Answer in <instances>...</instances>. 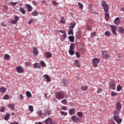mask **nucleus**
Segmentation results:
<instances>
[{
	"mask_svg": "<svg viewBox=\"0 0 124 124\" xmlns=\"http://www.w3.org/2000/svg\"><path fill=\"white\" fill-rule=\"evenodd\" d=\"M1 25H2L3 27H6V25L5 24H4V23H3V22H2V23H1Z\"/></svg>",
	"mask_w": 124,
	"mask_h": 124,
	"instance_id": "nucleus-64",
	"label": "nucleus"
},
{
	"mask_svg": "<svg viewBox=\"0 0 124 124\" xmlns=\"http://www.w3.org/2000/svg\"><path fill=\"white\" fill-rule=\"evenodd\" d=\"M69 82H68V81L66 80V78H63V85H64V86H66V85H67V84H68Z\"/></svg>",
	"mask_w": 124,
	"mask_h": 124,
	"instance_id": "nucleus-28",
	"label": "nucleus"
},
{
	"mask_svg": "<svg viewBox=\"0 0 124 124\" xmlns=\"http://www.w3.org/2000/svg\"><path fill=\"white\" fill-rule=\"evenodd\" d=\"M76 112V109L74 108H71L69 110V114L71 116H72V115H75Z\"/></svg>",
	"mask_w": 124,
	"mask_h": 124,
	"instance_id": "nucleus-13",
	"label": "nucleus"
},
{
	"mask_svg": "<svg viewBox=\"0 0 124 124\" xmlns=\"http://www.w3.org/2000/svg\"><path fill=\"white\" fill-rule=\"evenodd\" d=\"M37 114L38 115L40 116V117H41L43 113H42V111L41 110H40V111H37Z\"/></svg>",
	"mask_w": 124,
	"mask_h": 124,
	"instance_id": "nucleus-41",
	"label": "nucleus"
},
{
	"mask_svg": "<svg viewBox=\"0 0 124 124\" xmlns=\"http://www.w3.org/2000/svg\"><path fill=\"white\" fill-rule=\"evenodd\" d=\"M39 13L37 11H34L31 13L32 16H38Z\"/></svg>",
	"mask_w": 124,
	"mask_h": 124,
	"instance_id": "nucleus-22",
	"label": "nucleus"
},
{
	"mask_svg": "<svg viewBox=\"0 0 124 124\" xmlns=\"http://www.w3.org/2000/svg\"><path fill=\"white\" fill-rule=\"evenodd\" d=\"M44 78H45V79L46 80V82H50L51 81V78H50V77H49V76L47 74H46L44 76Z\"/></svg>",
	"mask_w": 124,
	"mask_h": 124,
	"instance_id": "nucleus-20",
	"label": "nucleus"
},
{
	"mask_svg": "<svg viewBox=\"0 0 124 124\" xmlns=\"http://www.w3.org/2000/svg\"><path fill=\"white\" fill-rule=\"evenodd\" d=\"M113 118L114 121L116 122L118 124H120L122 122H123V119L122 118H120V112L117 110L114 113Z\"/></svg>",
	"mask_w": 124,
	"mask_h": 124,
	"instance_id": "nucleus-2",
	"label": "nucleus"
},
{
	"mask_svg": "<svg viewBox=\"0 0 124 124\" xmlns=\"http://www.w3.org/2000/svg\"><path fill=\"white\" fill-rule=\"evenodd\" d=\"M16 70L18 73H24L25 70L22 66H18L16 67Z\"/></svg>",
	"mask_w": 124,
	"mask_h": 124,
	"instance_id": "nucleus-7",
	"label": "nucleus"
},
{
	"mask_svg": "<svg viewBox=\"0 0 124 124\" xmlns=\"http://www.w3.org/2000/svg\"><path fill=\"white\" fill-rule=\"evenodd\" d=\"M52 4H54V5H58L59 4L56 1H52Z\"/></svg>",
	"mask_w": 124,
	"mask_h": 124,
	"instance_id": "nucleus-58",
	"label": "nucleus"
},
{
	"mask_svg": "<svg viewBox=\"0 0 124 124\" xmlns=\"http://www.w3.org/2000/svg\"><path fill=\"white\" fill-rule=\"evenodd\" d=\"M31 23H32V20H31L30 21H29L28 22L29 25H31Z\"/></svg>",
	"mask_w": 124,
	"mask_h": 124,
	"instance_id": "nucleus-63",
	"label": "nucleus"
},
{
	"mask_svg": "<svg viewBox=\"0 0 124 124\" xmlns=\"http://www.w3.org/2000/svg\"><path fill=\"white\" fill-rule=\"evenodd\" d=\"M102 57L104 59H109L110 58V55L106 51H103L102 52Z\"/></svg>",
	"mask_w": 124,
	"mask_h": 124,
	"instance_id": "nucleus-10",
	"label": "nucleus"
},
{
	"mask_svg": "<svg viewBox=\"0 0 124 124\" xmlns=\"http://www.w3.org/2000/svg\"><path fill=\"white\" fill-rule=\"evenodd\" d=\"M19 97L20 99L23 100L24 99V96H23V95H22V94H20L19 96Z\"/></svg>",
	"mask_w": 124,
	"mask_h": 124,
	"instance_id": "nucleus-56",
	"label": "nucleus"
},
{
	"mask_svg": "<svg viewBox=\"0 0 124 124\" xmlns=\"http://www.w3.org/2000/svg\"><path fill=\"white\" fill-rule=\"evenodd\" d=\"M6 91L7 89L5 88H0V93H4Z\"/></svg>",
	"mask_w": 124,
	"mask_h": 124,
	"instance_id": "nucleus-23",
	"label": "nucleus"
},
{
	"mask_svg": "<svg viewBox=\"0 0 124 124\" xmlns=\"http://www.w3.org/2000/svg\"><path fill=\"white\" fill-rule=\"evenodd\" d=\"M8 107H9V108H10L13 110H14L15 109V105H14V104H10L8 105Z\"/></svg>",
	"mask_w": 124,
	"mask_h": 124,
	"instance_id": "nucleus-24",
	"label": "nucleus"
},
{
	"mask_svg": "<svg viewBox=\"0 0 124 124\" xmlns=\"http://www.w3.org/2000/svg\"><path fill=\"white\" fill-rule=\"evenodd\" d=\"M32 3L34 5H37L38 4V3L36 1H32Z\"/></svg>",
	"mask_w": 124,
	"mask_h": 124,
	"instance_id": "nucleus-51",
	"label": "nucleus"
},
{
	"mask_svg": "<svg viewBox=\"0 0 124 124\" xmlns=\"http://www.w3.org/2000/svg\"><path fill=\"white\" fill-rule=\"evenodd\" d=\"M78 6L79 8H80V9L83 10V5L80 2L78 3Z\"/></svg>",
	"mask_w": 124,
	"mask_h": 124,
	"instance_id": "nucleus-35",
	"label": "nucleus"
},
{
	"mask_svg": "<svg viewBox=\"0 0 124 124\" xmlns=\"http://www.w3.org/2000/svg\"><path fill=\"white\" fill-rule=\"evenodd\" d=\"M65 93H64V92L58 91L57 92L55 95V97L57 98V99H58V100H61V99H63V98H64Z\"/></svg>",
	"mask_w": 124,
	"mask_h": 124,
	"instance_id": "nucleus-3",
	"label": "nucleus"
},
{
	"mask_svg": "<svg viewBox=\"0 0 124 124\" xmlns=\"http://www.w3.org/2000/svg\"><path fill=\"white\" fill-rule=\"evenodd\" d=\"M3 99H9V96L7 94L4 95Z\"/></svg>",
	"mask_w": 124,
	"mask_h": 124,
	"instance_id": "nucleus-43",
	"label": "nucleus"
},
{
	"mask_svg": "<svg viewBox=\"0 0 124 124\" xmlns=\"http://www.w3.org/2000/svg\"><path fill=\"white\" fill-rule=\"evenodd\" d=\"M73 29H69V31L68 32V35H73Z\"/></svg>",
	"mask_w": 124,
	"mask_h": 124,
	"instance_id": "nucleus-26",
	"label": "nucleus"
},
{
	"mask_svg": "<svg viewBox=\"0 0 124 124\" xmlns=\"http://www.w3.org/2000/svg\"><path fill=\"white\" fill-rule=\"evenodd\" d=\"M10 124H19V123L18 122H12L10 123Z\"/></svg>",
	"mask_w": 124,
	"mask_h": 124,
	"instance_id": "nucleus-62",
	"label": "nucleus"
},
{
	"mask_svg": "<svg viewBox=\"0 0 124 124\" xmlns=\"http://www.w3.org/2000/svg\"><path fill=\"white\" fill-rule=\"evenodd\" d=\"M62 110H67V108H66V107H65V106H63V107L62 108Z\"/></svg>",
	"mask_w": 124,
	"mask_h": 124,
	"instance_id": "nucleus-59",
	"label": "nucleus"
},
{
	"mask_svg": "<svg viewBox=\"0 0 124 124\" xmlns=\"http://www.w3.org/2000/svg\"><path fill=\"white\" fill-rule=\"evenodd\" d=\"M102 88H98L97 91V93H102Z\"/></svg>",
	"mask_w": 124,
	"mask_h": 124,
	"instance_id": "nucleus-44",
	"label": "nucleus"
},
{
	"mask_svg": "<svg viewBox=\"0 0 124 124\" xmlns=\"http://www.w3.org/2000/svg\"><path fill=\"white\" fill-rule=\"evenodd\" d=\"M122 90V87L121 86H117V91L118 92H120Z\"/></svg>",
	"mask_w": 124,
	"mask_h": 124,
	"instance_id": "nucleus-48",
	"label": "nucleus"
},
{
	"mask_svg": "<svg viewBox=\"0 0 124 124\" xmlns=\"http://www.w3.org/2000/svg\"><path fill=\"white\" fill-rule=\"evenodd\" d=\"M18 3V2L16 1V2H10V5H11L12 6H15L16 5V4H17Z\"/></svg>",
	"mask_w": 124,
	"mask_h": 124,
	"instance_id": "nucleus-34",
	"label": "nucleus"
},
{
	"mask_svg": "<svg viewBox=\"0 0 124 124\" xmlns=\"http://www.w3.org/2000/svg\"><path fill=\"white\" fill-rule=\"evenodd\" d=\"M61 102L62 104H67V101H66V99H64L61 101Z\"/></svg>",
	"mask_w": 124,
	"mask_h": 124,
	"instance_id": "nucleus-40",
	"label": "nucleus"
},
{
	"mask_svg": "<svg viewBox=\"0 0 124 124\" xmlns=\"http://www.w3.org/2000/svg\"><path fill=\"white\" fill-rule=\"evenodd\" d=\"M0 112H2V113L4 112V111H5V108H4V107H1L0 108Z\"/></svg>",
	"mask_w": 124,
	"mask_h": 124,
	"instance_id": "nucleus-42",
	"label": "nucleus"
},
{
	"mask_svg": "<svg viewBox=\"0 0 124 124\" xmlns=\"http://www.w3.org/2000/svg\"><path fill=\"white\" fill-rule=\"evenodd\" d=\"M44 54L46 59H50V58H52V53L50 52H45Z\"/></svg>",
	"mask_w": 124,
	"mask_h": 124,
	"instance_id": "nucleus-12",
	"label": "nucleus"
},
{
	"mask_svg": "<svg viewBox=\"0 0 124 124\" xmlns=\"http://www.w3.org/2000/svg\"><path fill=\"white\" fill-rule=\"evenodd\" d=\"M118 30H119V31H120V32L121 33L124 34V28H123V27H119L118 28Z\"/></svg>",
	"mask_w": 124,
	"mask_h": 124,
	"instance_id": "nucleus-32",
	"label": "nucleus"
},
{
	"mask_svg": "<svg viewBox=\"0 0 124 124\" xmlns=\"http://www.w3.org/2000/svg\"><path fill=\"white\" fill-rule=\"evenodd\" d=\"M17 22L15 19V20H13L12 21V23H13V24H17Z\"/></svg>",
	"mask_w": 124,
	"mask_h": 124,
	"instance_id": "nucleus-60",
	"label": "nucleus"
},
{
	"mask_svg": "<svg viewBox=\"0 0 124 124\" xmlns=\"http://www.w3.org/2000/svg\"><path fill=\"white\" fill-rule=\"evenodd\" d=\"M77 115L79 118H82V117H83V113H82L81 112H77Z\"/></svg>",
	"mask_w": 124,
	"mask_h": 124,
	"instance_id": "nucleus-33",
	"label": "nucleus"
},
{
	"mask_svg": "<svg viewBox=\"0 0 124 124\" xmlns=\"http://www.w3.org/2000/svg\"><path fill=\"white\" fill-rule=\"evenodd\" d=\"M76 36L77 38H80L81 37V35H80V33H77L76 34Z\"/></svg>",
	"mask_w": 124,
	"mask_h": 124,
	"instance_id": "nucleus-54",
	"label": "nucleus"
},
{
	"mask_svg": "<svg viewBox=\"0 0 124 124\" xmlns=\"http://www.w3.org/2000/svg\"><path fill=\"white\" fill-rule=\"evenodd\" d=\"M101 4L104 10V12H106L105 14V18L107 21H108L110 18V15L108 13L109 12V5H108L107 2L105 1H102Z\"/></svg>",
	"mask_w": 124,
	"mask_h": 124,
	"instance_id": "nucleus-1",
	"label": "nucleus"
},
{
	"mask_svg": "<svg viewBox=\"0 0 124 124\" xmlns=\"http://www.w3.org/2000/svg\"><path fill=\"white\" fill-rule=\"evenodd\" d=\"M62 37L64 38H66V37H67V36L66 35V32L64 33V34H63V35H62Z\"/></svg>",
	"mask_w": 124,
	"mask_h": 124,
	"instance_id": "nucleus-55",
	"label": "nucleus"
},
{
	"mask_svg": "<svg viewBox=\"0 0 124 124\" xmlns=\"http://www.w3.org/2000/svg\"><path fill=\"white\" fill-rule=\"evenodd\" d=\"M61 115H64V116H67V112H64L62 111H61Z\"/></svg>",
	"mask_w": 124,
	"mask_h": 124,
	"instance_id": "nucleus-49",
	"label": "nucleus"
},
{
	"mask_svg": "<svg viewBox=\"0 0 124 124\" xmlns=\"http://www.w3.org/2000/svg\"><path fill=\"white\" fill-rule=\"evenodd\" d=\"M33 50V54L35 56H38V54H39V51H38V49H37V48L34 47Z\"/></svg>",
	"mask_w": 124,
	"mask_h": 124,
	"instance_id": "nucleus-14",
	"label": "nucleus"
},
{
	"mask_svg": "<svg viewBox=\"0 0 124 124\" xmlns=\"http://www.w3.org/2000/svg\"><path fill=\"white\" fill-rule=\"evenodd\" d=\"M109 88L111 90H115L116 89V82L112 81L109 84Z\"/></svg>",
	"mask_w": 124,
	"mask_h": 124,
	"instance_id": "nucleus-8",
	"label": "nucleus"
},
{
	"mask_svg": "<svg viewBox=\"0 0 124 124\" xmlns=\"http://www.w3.org/2000/svg\"><path fill=\"white\" fill-rule=\"evenodd\" d=\"M41 65L44 67H46V64H45V62H44L43 61L41 62Z\"/></svg>",
	"mask_w": 124,
	"mask_h": 124,
	"instance_id": "nucleus-46",
	"label": "nucleus"
},
{
	"mask_svg": "<svg viewBox=\"0 0 124 124\" xmlns=\"http://www.w3.org/2000/svg\"><path fill=\"white\" fill-rule=\"evenodd\" d=\"M74 64L75 65H76V66H77V67L80 68V67L81 66L80 65V62H79V61H78V60H75L74 61Z\"/></svg>",
	"mask_w": 124,
	"mask_h": 124,
	"instance_id": "nucleus-18",
	"label": "nucleus"
},
{
	"mask_svg": "<svg viewBox=\"0 0 124 124\" xmlns=\"http://www.w3.org/2000/svg\"><path fill=\"white\" fill-rule=\"evenodd\" d=\"M10 116H11V114L9 113H6L5 115L4 116V119L5 121H8V119L10 118Z\"/></svg>",
	"mask_w": 124,
	"mask_h": 124,
	"instance_id": "nucleus-16",
	"label": "nucleus"
},
{
	"mask_svg": "<svg viewBox=\"0 0 124 124\" xmlns=\"http://www.w3.org/2000/svg\"><path fill=\"white\" fill-rule=\"evenodd\" d=\"M110 34H111L110 32L108 31H106L105 33V35H106V36H110Z\"/></svg>",
	"mask_w": 124,
	"mask_h": 124,
	"instance_id": "nucleus-45",
	"label": "nucleus"
},
{
	"mask_svg": "<svg viewBox=\"0 0 124 124\" xmlns=\"http://www.w3.org/2000/svg\"><path fill=\"white\" fill-rule=\"evenodd\" d=\"M111 94L112 96H115L117 94V93H116L114 92H111Z\"/></svg>",
	"mask_w": 124,
	"mask_h": 124,
	"instance_id": "nucleus-57",
	"label": "nucleus"
},
{
	"mask_svg": "<svg viewBox=\"0 0 124 124\" xmlns=\"http://www.w3.org/2000/svg\"><path fill=\"white\" fill-rule=\"evenodd\" d=\"M25 64L27 66H30L31 65V63L29 62H26Z\"/></svg>",
	"mask_w": 124,
	"mask_h": 124,
	"instance_id": "nucleus-52",
	"label": "nucleus"
},
{
	"mask_svg": "<svg viewBox=\"0 0 124 124\" xmlns=\"http://www.w3.org/2000/svg\"><path fill=\"white\" fill-rule=\"evenodd\" d=\"M74 46H75V44H71L69 50H74Z\"/></svg>",
	"mask_w": 124,
	"mask_h": 124,
	"instance_id": "nucleus-31",
	"label": "nucleus"
},
{
	"mask_svg": "<svg viewBox=\"0 0 124 124\" xmlns=\"http://www.w3.org/2000/svg\"><path fill=\"white\" fill-rule=\"evenodd\" d=\"M29 109L30 112H33V107H32V106H29Z\"/></svg>",
	"mask_w": 124,
	"mask_h": 124,
	"instance_id": "nucleus-39",
	"label": "nucleus"
},
{
	"mask_svg": "<svg viewBox=\"0 0 124 124\" xmlns=\"http://www.w3.org/2000/svg\"><path fill=\"white\" fill-rule=\"evenodd\" d=\"M76 55L77 56V58H79L80 57V53H79V52H76Z\"/></svg>",
	"mask_w": 124,
	"mask_h": 124,
	"instance_id": "nucleus-47",
	"label": "nucleus"
},
{
	"mask_svg": "<svg viewBox=\"0 0 124 124\" xmlns=\"http://www.w3.org/2000/svg\"><path fill=\"white\" fill-rule=\"evenodd\" d=\"M68 38L69 39V41H70V42H74V36H69Z\"/></svg>",
	"mask_w": 124,
	"mask_h": 124,
	"instance_id": "nucleus-25",
	"label": "nucleus"
},
{
	"mask_svg": "<svg viewBox=\"0 0 124 124\" xmlns=\"http://www.w3.org/2000/svg\"><path fill=\"white\" fill-rule=\"evenodd\" d=\"M100 60L98 58H94L93 60L92 64L93 67H97V64L99 63Z\"/></svg>",
	"mask_w": 124,
	"mask_h": 124,
	"instance_id": "nucleus-4",
	"label": "nucleus"
},
{
	"mask_svg": "<svg viewBox=\"0 0 124 124\" xmlns=\"http://www.w3.org/2000/svg\"><path fill=\"white\" fill-rule=\"evenodd\" d=\"M19 11H20V12H21V13H22L23 14H26V10H25V9H24L22 7H20L19 8Z\"/></svg>",
	"mask_w": 124,
	"mask_h": 124,
	"instance_id": "nucleus-27",
	"label": "nucleus"
},
{
	"mask_svg": "<svg viewBox=\"0 0 124 124\" xmlns=\"http://www.w3.org/2000/svg\"><path fill=\"white\" fill-rule=\"evenodd\" d=\"M110 28L112 33L117 36V30H118V27L117 26H115V25H110Z\"/></svg>",
	"mask_w": 124,
	"mask_h": 124,
	"instance_id": "nucleus-5",
	"label": "nucleus"
},
{
	"mask_svg": "<svg viewBox=\"0 0 124 124\" xmlns=\"http://www.w3.org/2000/svg\"><path fill=\"white\" fill-rule=\"evenodd\" d=\"M43 114H44V116H50V115H52V111L50 110H47Z\"/></svg>",
	"mask_w": 124,
	"mask_h": 124,
	"instance_id": "nucleus-15",
	"label": "nucleus"
},
{
	"mask_svg": "<svg viewBox=\"0 0 124 124\" xmlns=\"http://www.w3.org/2000/svg\"><path fill=\"white\" fill-rule=\"evenodd\" d=\"M116 109L118 111H121L122 110V104L120 102H117L116 104Z\"/></svg>",
	"mask_w": 124,
	"mask_h": 124,
	"instance_id": "nucleus-9",
	"label": "nucleus"
},
{
	"mask_svg": "<svg viewBox=\"0 0 124 124\" xmlns=\"http://www.w3.org/2000/svg\"><path fill=\"white\" fill-rule=\"evenodd\" d=\"M26 93L27 97L31 98V93L29 91H26Z\"/></svg>",
	"mask_w": 124,
	"mask_h": 124,
	"instance_id": "nucleus-29",
	"label": "nucleus"
},
{
	"mask_svg": "<svg viewBox=\"0 0 124 124\" xmlns=\"http://www.w3.org/2000/svg\"><path fill=\"white\" fill-rule=\"evenodd\" d=\"M81 90L82 91H87V90H88V86H82Z\"/></svg>",
	"mask_w": 124,
	"mask_h": 124,
	"instance_id": "nucleus-38",
	"label": "nucleus"
},
{
	"mask_svg": "<svg viewBox=\"0 0 124 124\" xmlns=\"http://www.w3.org/2000/svg\"><path fill=\"white\" fill-rule=\"evenodd\" d=\"M69 53L71 56H73L75 54V52L74 50H69Z\"/></svg>",
	"mask_w": 124,
	"mask_h": 124,
	"instance_id": "nucleus-36",
	"label": "nucleus"
},
{
	"mask_svg": "<svg viewBox=\"0 0 124 124\" xmlns=\"http://www.w3.org/2000/svg\"><path fill=\"white\" fill-rule=\"evenodd\" d=\"M33 66L34 68H38L39 69H40V68H41V66L39 63H35L33 64Z\"/></svg>",
	"mask_w": 124,
	"mask_h": 124,
	"instance_id": "nucleus-19",
	"label": "nucleus"
},
{
	"mask_svg": "<svg viewBox=\"0 0 124 124\" xmlns=\"http://www.w3.org/2000/svg\"><path fill=\"white\" fill-rule=\"evenodd\" d=\"M61 23H62V24H65V19L64 18V17H61V20H60Z\"/></svg>",
	"mask_w": 124,
	"mask_h": 124,
	"instance_id": "nucleus-30",
	"label": "nucleus"
},
{
	"mask_svg": "<svg viewBox=\"0 0 124 124\" xmlns=\"http://www.w3.org/2000/svg\"><path fill=\"white\" fill-rule=\"evenodd\" d=\"M15 20H16L17 22H18V21L19 20V17H18L17 16H15Z\"/></svg>",
	"mask_w": 124,
	"mask_h": 124,
	"instance_id": "nucleus-53",
	"label": "nucleus"
},
{
	"mask_svg": "<svg viewBox=\"0 0 124 124\" xmlns=\"http://www.w3.org/2000/svg\"><path fill=\"white\" fill-rule=\"evenodd\" d=\"M95 35H96V32H95V31H93V33L91 34V36H92V37H94Z\"/></svg>",
	"mask_w": 124,
	"mask_h": 124,
	"instance_id": "nucleus-50",
	"label": "nucleus"
},
{
	"mask_svg": "<svg viewBox=\"0 0 124 124\" xmlns=\"http://www.w3.org/2000/svg\"><path fill=\"white\" fill-rule=\"evenodd\" d=\"M71 118L74 123H80L82 121V119L77 117L76 115H74Z\"/></svg>",
	"mask_w": 124,
	"mask_h": 124,
	"instance_id": "nucleus-6",
	"label": "nucleus"
},
{
	"mask_svg": "<svg viewBox=\"0 0 124 124\" xmlns=\"http://www.w3.org/2000/svg\"><path fill=\"white\" fill-rule=\"evenodd\" d=\"M25 6L26 8H27V10L29 12H31V11H32V7H31V5L29 4H26Z\"/></svg>",
	"mask_w": 124,
	"mask_h": 124,
	"instance_id": "nucleus-11",
	"label": "nucleus"
},
{
	"mask_svg": "<svg viewBox=\"0 0 124 124\" xmlns=\"http://www.w3.org/2000/svg\"><path fill=\"white\" fill-rule=\"evenodd\" d=\"M114 24H115V25H117L118 26V25H119L120 23H121V20H120V18L119 17L116 18L114 20Z\"/></svg>",
	"mask_w": 124,
	"mask_h": 124,
	"instance_id": "nucleus-17",
	"label": "nucleus"
},
{
	"mask_svg": "<svg viewBox=\"0 0 124 124\" xmlns=\"http://www.w3.org/2000/svg\"><path fill=\"white\" fill-rule=\"evenodd\" d=\"M75 26H76V22H74L73 23H71L69 25V28H70L69 29L73 30V29H74V27H75Z\"/></svg>",
	"mask_w": 124,
	"mask_h": 124,
	"instance_id": "nucleus-21",
	"label": "nucleus"
},
{
	"mask_svg": "<svg viewBox=\"0 0 124 124\" xmlns=\"http://www.w3.org/2000/svg\"><path fill=\"white\" fill-rule=\"evenodd\" d=\"M42 3H46L45 5H46V4H47V3L46 2V1L45 0H43L42 1Z\"/></svg>",
	"mask_w": 124,
	"mask_h": 124,
	"instance_id": "nucleus-61",
	"label": "nucleus"
},
{
	"mask_svg": "<svg viewBox=\"0 0 124 124\" xmlns=\"http://www.w3.org/2000/svg\"><path fill=\"white\" fill-rule=\"evenodd\" d=\"M4 57L5 60H7L10 59V56L8 55V54H5Z\"/></svg>",
	"mask_w": 124,
	"mask_h": 124,
	"instance_id": "nucleus-37",
	"label": "nucleus"
}]
</instances>
